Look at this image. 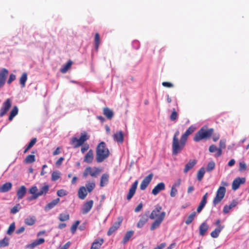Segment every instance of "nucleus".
Instances as JSON below:
<instances>
[{
	"instance_id": "nucleus-1",
	"label": "nucleus",
	"mask_w": 249,
	"mask_h": 249,
	"mask_svg": "<svg viewBox=\"0 0 249 249\" xmlns=\"http://www.w3.org/2000/svg\"><path fill=\"white\" fill-rule=\"evenodd\" d=\"M162 207L159 205L155 206V209L152 210L150 215L149 218L154 220V221L151 224L150 226V230L154 231L156 229L160 227L162 221H163L166 213L164 211H161Z\"/></svg>"
},
{
	"instance_id": "nucleus-2",
	"label": "nucleus",
	"mask_w": 249,
	"mask_h": 249,
	"mask_svg": "<svg viewBox=\"0 0 249 249\" xmlns=\"http://www.w3.org/2000/svg\"><path fill=\"white\" fill-rule=\"evenodd\" d=\"M110 155L108 148L107 147L106 143L104 142H100L96 148V160L100 163L107 159Z\"/></svg>"
},
{
	"instance_id": "nucleus-3",
	"label": "nucleus",
	"mask_w": 249,
	"mask_h": 249,
	"mask_svg": "<svg viewBox=\"0 0 249 249\" xmlns=\"http://www.w3.org/2000/svg\"><path fill=\"white\" fill-rule=\"evenodd\" d=\"M213 131V128L207 129L203 127L196 133L193 140L195 142H198L202 140L207 139L211 136Z\"/></svg>"
},
{
	"instance_id": "nucleus-4",
	"label": "nucleus",
	"mask_w": 249,
	"mask_h": 249,
	"mask_svg": "<svg viewBox=\"0 0 249 249\" xmlns=\"http://www.w3.org/2000/svg\"><path fill=\"white\" fill-rule=\"evenodd\" d=\"M89 139V136L87 133L84 132L81 134L79 139L76 137H72L71 140V144L73 146L74 148H77L80 146L83 145L86 141Z\"/></svg>"
},
{
	"instance_id": "nucleus-5",
	"label": "nucleus",
	"mask_w": 249,
	"mask_h": 249,
	"mask_svg": "<svg viewBox=\"0 0 249 249\" xmlns=\"http://www.w3.org/2000/svg\"><path fill=\"white\" fill-rule=\"evenodd\" d=\"M186 142L180 138V140H173L172 148V154L177 155L180 153L186 145Z\"/></svg>"
},
{
	"instance_id": "nucleus-6",
	"label": "nucleus",
	"mask_w": 249,
	"mask_h": 249,
	"mask_svg": "<svg viewBox=\"0 0 249 249\" xmlns=\"http://www.w3.org/2000/svg\"><path fill=\"white\" fill-rule=\"evenodd\" d=\"M226 192V188L224 186H220L218 188L216 196L213 199V204L214 206H216L220 203L224 197Z\"/></svg>"
},
{
	"instance_id": "nucleus-7",
	"label": "nucleus",
	"mask_w": 249,
	"mask_h": 249,
	"mask_svg": "<svg viewBox=\"0 0 249 249\" xmlns=\"http://www.w3.org/2000/svg\"><path fill=\"white\" fill-rule=\"evenodd\" d=\"M12 106V101L9 98H8L6 100L5 102H4L2 104V106L0 109V117H2L4 115H5Z\"/></svg>"
},
{
	"instance_id": "nucleus-8",
	"label": "nucleus",
	"mask_w": 249,
	"mask_h": 249,
	"mask_svg": "<svg viewBox=\"0 0 249 249\" xmlns=\"http://www.w3.org/2000/svg\"><path fill=\"white\" fill-rule=\"evenodd\" d=\"M95 169L93 170L90 166L86 167L83 174V177L86 178L89 175L96 177L99 174L100 171L96 168H95Z\"/></svg>"
},
{
	"instance_id": "nucleus-9",
	"label": "nucleus",
	"mask_w": 249,
	"mask_h": 249,
	"mask_svg": "<svg viewBox=\"0 0 249 249\" xmlns=\"http://www.w3.org/2000/svg\"><path fill=\"white\" fill-rule=\"evenodd\" d=\"M153 177V174L150 173L148 176L145 177L140 184V189L142 190H144L146 189L149 184L151 181Z\"/></svg>"
},
{
	"instance_id": "nucleus-10",
	"label": "nucleus",
	"mask_w": 249,
	"mask_h": 249,
	"mask_svg": "<svg viewBox=\"0 0 249 249\" xmlns=\"http://www.w3.org/2000/svg\"><path fill=\"white\" fill-rule=\"evenodd\" d=\"M123 218L119 217L118 221L115 222L113 225L109 229L107 234L108 236L111 235L114 232H115L120 226L121 223L122 222Z\"/></svg>"
},
{
	"instance_id": "nucleus-11",
	"label": "nucleus",
	"mask_w": 249,
	"mask_h": 249,
	"mask_svg": "<svg viewBox=\"0 0 249 249\" xmlns=\"http://www.w3.org/2000/svg\"><path fill=\"white\" fill-rule=\"evenodd\" d=\"M8 73V71L6 68H2L0 71V88L4 85Z\"/></svg>"
},
{
	"instance_id": "nucleus-12",
	"label": "nucleus",
	"mask_w": 249,
	"mask_h": 249,
	"mask_svg": "<svg viewBox=\"0 0 249 249\" xmlns=\"http://www.w3.org/2000/svg\"><path fill=\"white\" fill-rule=\"evenodd\" d=\"M246 181L245 178H240L239 177L234 179L232 183V189L236 190L238 189L241 184H244Z\"/></svg>"
},
{
	"instance_id": "nucleus-13",
	"label": "nucleus",
	"mask_w": 249,
	"mask_h": 249,
	"mask_svg": "<svg viewBox=\"0 0 249 249\" xmlns=\"http://www.w3.org/2000/svg\"><path fill=\"white\" fill-rule=\"evenodd\" d=\"M138 184V180H136L132 185L131 187L129 190V192L127 195L126 198L128 200H130L134 194H135L137 186Z\"/></svg>"
},
{
	"instance_id": "nucleus-14",
	"label": "nucleus",
	"mask_w": 249,
	"mask_h": 249,
	"mask_svg": "<svg viewBox=\"0 0 249 249\" xmlns=\"http://www.w3.org/2000/svg\"><path fill=\"white\" fill-rule=\"evenodd\" d=\"M93 205V201L92 200L86 202L83 205L82 209V213L83 214H86L89 213Z\"/></svg>"
},
{
	"instance_id": "nucleus-15",
	"label": "nucleus",
	"mask_w": 249,
	"mask_h": 249,
	"mask_svg": "<svg viewBox=\"0 0 249 249\" xmlns=\"http://www.w3.org/2000/svg\"><path fill=\"white\" fill-rule=\"evenodd\" d=\"M165 186L163 182L158 183L152 190V193L156 196L158 195L160 191L165 190Z\"/></svg>"
},
{
	"instance_id": "nucleus-16",
	"label": "nucleus",
	"mask_w": 249,
	"mask_h": 249,
	"mask_svg": "<svg viewBox=\"0 0 249 249\" xmlns=\"http://www.w3.org/2000/svg\"><path fill=\"white\" fill-rule=\"evenodd\" d=\"M195 129L196 127L195 126L193 125L190 126L185 132V133L182 135L180 138L185 141L187 142L188 136L192 134L195 131Z\"/></svg>"
},
{
	"instance_id": "nucleus-17",
	"label": "nucleus",
	"mask_w": 249,
	"mask_h": 249,
	"mask_svg": "<svg viewBox=\"0 0 249 249\" xmlns=\"http://www.w3.org/2000/svg\"><path fill=\"white\" fill-rule=\"evenodd\" d=\"M208 196V193H205V194L202 197V199L201 200V201L196 210L197 212L198 213H200L201 211L203 209V208L205 207V206L207 202Z\"/></svg>"
},
{
	"instance_id": "nucleus-18",
	"label": "nucleus",
	"mask_w": 249,
	"mask_h": 249,
	"mask_svg": "<svg viewBox=\"0 0 249 249\" xmlns=\"http://www.w3.org/2000/svg\"><path fill=\"white\" fill-rule=\"evenodd\" d=\"M197 160L195 159L190 160L189 162L185 165L183 170L184 173H187L189 170L192 169L196 164Z\"/></svg>"
},
{
	"instance_id": "nucleus-19",
	"label": "nucleus",
	"mask_w": 249,
	"mask_h": 249,
	"mask_svg": "<svg viewBox=\"0 0 249 249\" xmlns=\"http://www.w3.org/2000/svg\"><path fill=\"white\" fill-rule=\"evenodd\" d=\"M115 141L118 143H123L124 141V134L121 131L117 132L113 136Z\"/></svg>"
},
{
	"instance_id": "nucleus-20",
	"label": "nucleus",
	"mask_w": 249,
	"mask_h": 249,
	"mask_svg": "<svg viewBox=\"0 0 249 249\" xmlns=\"http://www.w3.org/2000/svg\"><path fill=\"white\" fill-rule=\"evenodd\" d=\"M104 240L103 238H98L92 243L90 249H100Z\"/></svg>"
},
{
	"instance_id": "nucleus-21",
	"label": "nucleus",
	"mask_w": 249,
	"mask_h": 249,
	"mask_svg": "<svg viewBox=\"0 0 249 249\" xmlns=\"http://www.w3.org/2000/svg\"><path fill=\"white\" fill-rule=\"evenodd\" d=\"M93 151L92 149H90L85 155L84 161L88 163H90L93 160Z\"/></svg>"
},
{
	"instance_id": "nucleus-22",
	"label": "nucleus",
	"mask_w": 249,
	"mask_h": 249,
	"mask_svg": "<svg viewBox=\"0 0 249 249\" xmlns=\"http://www.w3.org/2000/svg\"><path fill=\"white\" fill-rule=\"evenodd\" d=\"M26 193V188L25 186L22 185L18 190L17 192V195L18 199H22Z\"/></svg>"
},
{
	"instance_id": "nucleus-23",
	"label": "nucleus",
	"mask_w": 249,
	"mask_h": 249,
	"mask_svg": "<svg viewBox=\"0 0 249 249\" xmlns=\"http://www.w3.org/2000/svg\"><path fill=\"white\" fill-rule=\"evenodd\" d=\"M60 202V199L57 198L48 203L45 207V210L48 211L54 207Z\"/></svg>"
},
{
	"instance_id": "nucleus-24",
	"label": "nucleus",
	"mask_w": 249,
	"mask_h": 249,
	"mask_svg": "<svg viewBox=\"0 0 249 249\" xmlns=\"http://www.w3.org/2000/svg\"><path fill=\"white\" fill-rule=\"evenodd\" d=\"M104 115L109 120H111L114 116L113 112L107 107H104L103 110Z\"/></svg>"
},
{
	"instance_id": "nucleus-25",
	"label": "nucleus",
	"mask_w": 249,
	"mask_h": 249,
	"mask_svg": "<svg viewBox=\"0 0 249 249\" xmlns=\"http://www.w3.org/2000/svg\"><path fill=\"white\" fill-rule=\"evenodd\" d=\"M87 192L84 186L81 187L78 191V196L80 199H84L87 196Z\"/></svg>"
},
{
	"instance_id": "nucleus-26",
	"label": "nucleus",
	"mask_w": 249,
	"mask_h": 249,
	"mask_svg": "<svg viewBox=\"0 0 249 249\" xmlns=\"http://www.w3.org/2000/svg\"><path fill=\"white\" fill-rule=\"evenodd\" d=\"M148 216L147 214H144L142 215L137 223V227L139 228H142L143 225L148 221Z\"/></svg>"
},
{
	"instance_id": "nucleus-27",
	"label": "nucleus",
	"mask_w": 249,
	"mask_h": 249,
	"mask_svg": "<svg viewBox=\"0 0 249 249\" xmlns=\"http://www.w3.org/2000/svg\"><path fill=\"white\" fill-rule=\"evenodd\" d=\"M109 180V175L107 174H104L102 175L100 182V185L101 187H104L105 185H107L108 182Z\"/></svg>"
},
{
	"instance_id": "nucleus-28",
	"label": "nucleus",
	"mask_w": 249,
	"mask_h": 249,
	"mask_svg": "<svg viewBox=\"0 0 249 249\" xmlns=\"http://www.w3.org/2000/svg\"><path fill=\"white\" fill-rule=\"evenodd\" d=\"M12 187V184L11 182H6L0 187V192H7L11 189Z\"/></svg>"
},
{
	"instance_id": "nucleus-29",
	"label": "nucleus",
	"mask_w": 249,
	"mask_h": 249,
	"mask_svg": "<svg viewBox=\"0 0 249 249\" xmlns=\"http://www.w3.org/2000/svg\"><path fill=\"white\" fill-rule=\"evenodd\" d=\"M45 242V240L44 238H39L35 240L31 244L28 245V248H34L35 247L43 244Z\"/></svg>"
},
{
	"instance_id": "nucleus-30",
	"label": "nucleus",
	"mask_w": 249,
	"mask_h": 249,
	"mask_svg": "<svg viewBox=\"0 0 249 249\" xmlns=\"http://www.w3.org/2000/svg\"><path fill=\"white\" fill-rule=\"evenodd\" d=\"M208 226L206 222H203L199 227V234L203 236L208 229Z\"/></svg>"
},
{
	"instance_id": "nucleus-31",
	"label": "nucleus",
	"mask_w": 249,
	"mask_h": 249,
	"mask_svg": "<svg viewBox=\"0 0 249 249\" xmlns=\"http://www.w3.org/2000/svg\"><path fill=\"white\" fill-rule=\"evenodd\" d=\"M133 233L134 232L133 231H127L123 238L122 243L123 244H125L126 243H127L132 236Z\"/></svg>"
},
{
	"instance_id": "nucleus-32",
	"label": "nucleus",
	"mask_w": 249,
	"mask_h": 249,
	"mask_svg": "<svg viewBox=\"0 0 249 249\" xmlns=\"http://www.w3.org/2000/svg\"><path fill=\"white\" fill-rule=\"evenodd\" d=\"M18 109L17 106H14L10 111L8 119L11 121L13 118L18 114Z\"/></svg>"
},
{
	"instance_id": "nucleus-33",
	"label": "nucleus",
	"mask_w": 249,
	"mask_h": 249,
	"mask_svg": "<svg viewBox=\"0 0 249 249\" xmlns=\"http://www.w3.org/2000/svg\"><path fill=\"white\" fill-rule=\"evenodd\" d=\"M49 190V186L47 184L45 185L40 188V191L37 193V195L38 196L42 195H45L48 192Z\"/></svg>"
},
{
	"instance_id": "nucleus-34",
	"label": "nucleus",
	"mask_w": 249,
	"mask_h": 249,
	"mask_svg": "<svg viewBox=\"0 0 249 249\" xmlns=\"http://www.w3.org/2000/svg\"><path fill=\"white\" fill-rule=\"evenodd\" d=\"M36 222V217L34 216H29L25 219L24 222L25 224L28 226L33 225Z\"/></svg>"
},
{
	"instance_id": "nucleus-35",
	"label": "nucleus",
	"mask_w": 249,
	"mask_h": 249,
	"mask_svg": "<svg viewBox=\"0 0 249 249\" xmlns=\"http://www.w3.org/2000/svg\"><path fill=\"white\" fill-rule=\"evenodd\" d=\"M72 64V61L71 60H69L67 63L60 70V71L62 73H66L68 70L71 67Z\"/></svg>"
},
{
	"instance_id": "nucleus-36",
	"label": "nucleus",
	"mask_w": 249,
	"mask_h": 249,
	"mask_svg": "<svg viewBox=\"0 0 249 249\" xmlns=\"http://www.w3.org/2000/svg\"><path fill=\"white\" fill-rule=\"evenodd\" d=\"M223 229V227H220V228H215L211 233V236L213 238H217Z\"/></svg>"
},
{
	"instance_id": "nucleus-37",
	"label": "nucleus",
	"mask_w": 249,
	"mask_h": 249,
	"mask_svg": "<svg viewBox=\"0 0 249 249\" xmlns=\"http://www.w3.org/2000/svg\"><path fill=\"white\" fill-rule=\"evenodd\" d=\"M27 80V74L26 72H24L21 76L19 79V83L22 88H24L25 86V83Z\"/></svg>"
},
{
	"instance_id": "nucleus-38",
	"label": "nucleus",
	"mask_w": 249,
	"mask_h": 249,
	"mask_svg": "<svg viewBox=\"0 0 249 249\" xmlns=\"http://www.w3.org/2000/svg\"><path fill=\"white\" fill-rule=\"evenodd\" d=\"M205 169L204 167H201L199 171H198L197 173V178L198 180L201 181L205 174Z\"/></svg>"
},
{
	"instance_id": "nucleus-39",
	"label": "nucleus",
	"mask_w": 249,
	"mask_h": 249,
	"mask_svg": "<svg viewBox=\"0 0 249 249\" xmlns=\"http://www.w3.org/2000/svg\"><path fill=\"white\" fill-rule=\"evenodd\" d=\"M35 161V156L33 154L28 155L25 159L24 161L26 163H33Z\"/></svg>"
},
{
	"instance_id": "nucleus-40",
	"label": "nucleus",
	"mask_w": 249,
	"mask_h": 249,
	"mask_svg": "<svg viewBox=\"0 0 249 249\" xmlns=\"http://www.w3.org/2000/svg\"><path fill=\"white\" fill-rule=\"evenodd\" d=\"M95 48L96 50L98 49L100 43V37L99 34L97 33L94 37Z\"/></svg>"
},
{
	"instance_id": "nucleus-41",
	"label": "nucleus",
	"mask_w": 249,
	"mask_h": 249,
	"mask_svg": "<svg viewBox=\"0 0 249 249\" xmlns=\"http://www.w3.org/2000/svg\"><path fill=\"white\" fill-rule=\"evenodd\" d=\"M196 215V213L195 212H193L191 213L187 217L186 220L185 221V223L187 225H189L191 224L192 221L194 220L195 216Z\"/></svg>"
},
{
	"instance_id": "nucleus-42",
	"label": "nucleus",
	"mask_w": 249,
	"mask_h": 249,
	"mask_svg": "<svg viewBox=\"0 0 249 249\" xmlns=\"http://www.w3.org/2000/svg\"><path fill=\"white\" fill-rule=\"evenodd\" d=\"M58 219L60 221H66L70 219V215L67 213H61L59 214Z\"/></svg>"
},
{
	"instance_id": "nucleus-43",
	"label": "nucleus",
	"mask_w": 249,
	"mask_h": 249,
	"mask_svg": "<svg viewBox=\"0 0 249 249\" xmlns=\"http://www.w3.org/2000/svg\"><path fill=\"white\" fill-rule=\"evenodd\" d=\"M178 116V114L175 108H173L171 114L170 116V119L172 121H176Z\"/></svg>"
},
{
	"instance_id": "nucleus-44",
	"label": "nucleus",
	"mask_w": 249,
	"mask_h": 249,
	"mask_svg": "<svg viewBox=\"0 0 249 249\" xmlns=\"http://www.w3.org/2000/svg\"><path fill=\"white\" fill-rule=\"evenodd\" d=\"M61 173L59 171H53L52 174V180L56 181L60 178Z\"/></svg>"
},
{
	"instance_id": "nucleus-45",
	"label": "nucleus",
	"mask_w": 249,
	"mask_h": 249,
	"mask_svg": "<svg viewBox=\"0 0 249 249\" xmlns=\"http://www.w3.org/2000/svg\"><path fill=\"white\" fill-rule=\"evenodd\" d=\"M9 245V239L5 237L3 239L0 240V248H3Z\"/></svg>"
},
{
	"instance_id": "nucleus-46",
	"label": "nucleus",
	"mask_w": 249,
	"mask_h": 249,
	"mask_svg": "<svg viewBox=\"0 0 249 249\" xmlns=\"http://www.w3.org/2000/svg\"><path fill=\"white\" fill-rule=\"evenodd\" d=\"M15 230V224L14 222L11 223L7 231V233L9 235H11Z\"/></svg>"
},
{
	"instance_id": "nucleus-47",
	"label": "nucleus",
	"mask_w": 249,
	"mask_h": 249,
	"mask_svg": "<svg viewBox=\"0 0 249 249\" xmlns=\"http://www.w3.org/2000/svg\"><path fill=\"white\" fill-rule=\"evenodd\" d=\"M86 186L87 188L88 191L89 192H91L95 187V183L94 182H88Z\"/></svg>"
},
{
	"instance_id": "nucleus-48",
	"label": "nucleus",
	"mask_w": 249,
	"mask_h": 249,
	"mask_svg": "<svg viewBox=\"0 0 249 249\" xmlns=\"http://www.w3.org/2000/svg\"><path fill=\"white\" fill-rule=\"evenodd\" d=\"M80 223V221L77 220L75 222V223L71 226V231L72 233H74L76 231V230L77 229V228L78 226V225Z\"/></svg>"
},
{
	"instance_id": "nucleus-49",
	"label": "nucleus",
	"mask_w": 249,
	"mask_h": 249,
	"mask_svg": "<svg viewBox=\"0 0 249 249\" xmlns=\"http://www.w3.org/2000/svg\"><path fill=\"white\" fill-rule=\"evenodd\" d=\"M215 167V163L213 161L209 162L207 166V171L208 172L213 170Z\"/></svg>"
},
{
	"instance_id": "nucleus-50",
	"label": "nucleus",
	"mask_w": 249,
	"mask_h": 249,
	"mask_svg": "<svg viewBox=\"0 0 249 249\" xmlns=\"http://www.w3.org/2000/svg\"><path fill=\"white\" fill-rule=\"evenodd\" d=\"M38 189L36 186H34L32 187L29 190V193L33 195L37 194Z\"/></svg>"
},
{
	"instance_id": "nucleus-51",
	"label": "nucleus",
	"mask_w": 249,
	"mask_h": 249,
	"mask_svg": "<svg viewBox=\"0 0 249 249\" xmlns=\"http://www.w3.org/2000/svg\"><path fill=\"white\" fill-rule=\"evenodd\" d=\"M57 195L60 197L65 196L67 195V192L64 189H60L57 191Z\"/></svg>"
},
{
	"instance_id": "nucleus-52",
	"label": "nucleus",
	"mask_w": 249,
	"mask_h": 249,
	"mask_svg": "<svg viewBox=\"0 0 249 249\" xmlns=\"http://www.w3.org/2000/svg\"><path fill=\"white\" fill-rule=\"evenodd\" d=\"M16 78V76L15 74H14L13 73L10 74L9 77L7 81V84H10L12 82H13L14 80H15Z\"/></svg>"
},
{
	"instance_id": "nucleus-53",
	"label": "nucleus",
	"mask_w": 249,
	"mask_h": 249,
	"mask_svg": "<svg viewBox=\"0 0 249 249\" xmlns=\"http://www.w3.org/2000/svg\"><path fill=\"white\" fill-rule=\"evenodd\" d=\"M177 192L178 190L177 188L172 186L170 191V196L171 197H175L177 195Z\"/></svg>"
},
{
	"instance_id": "nucleus-54",
	"label": "nucleus",
	"mask_w": 249,
	"mask_h": 249,
	"mask_svg": "<svg viewBox=\"0 0 249 249\" xmlns=\"http://www.w3.org/2000/svg\"><path fill=\"white\" fill-rule=\"evenodd\" d=\"M247 168L246 164L245 162H240L239 163V170L240 171H245Z\"/></svg>"
},
{
	"instance_id": "nucleus-55",
	"label": "nucleus",
	"mask_w": 249,
	"mask_h": 249,
	"mask_svg": "<svg viewBox=\"0 0 249 249\" xmlns=\"http://www.w3.org/2000/svg\"><path fill=\"white\" fill-rule=\"evenodd\" d=\"M89 145L88 143L85 144L81 148V151L82 153H84L89 149Z\"/></svg>"
},
{
	"instance_id": "nucleus-56",
	"label": "nucleus",
	"mask_w": 249,
	"mask_h": 249,
	"mask_svg": "<svg viewBox=\"0 0 249 249\" xmlns=\"http://www.w3.org/2000/svg\"><path fill=\"white\" fill-rule=\"evenodd\" d=\"M19 206V204H18L17 206L13 207L11 210V213H12L15 214L18 213L19 211L18 207Z\"/></svg>"
},
{
	"instance_id": "nucleus-57",
	"label": "nucleus",
	"mask_w": 249,
	"mask_h": 249,
	"mask_svg": "<svg viewBox=\"0 0 249 249\" xmlns=\"http://www.w3.org/2000/svg\"><path fill=\"white\" fill-rule=\"evenodd\" d=\"M36 139L34 138L30 142L28 143L27 146L29 147L30 148H31L36 143Z\"/></svg>"
},
{
	"instance_id": "nucleus-58",
	"label": "nucleus",
	"mask_w": 249,
	"mask_h": 249,
	"mask_svg": "<svg viewBox=\"0 0 249 249\" xmlns=\"http://www.w3.org/2000/svg\"><path fill=\"white\" fill-rule=\"evenodd\" d=\"M226 147V141L225 140H220L219 142V148L221 150L223 148H225Z\"/></svg>"
},
{
	"instance_id": "nucleus-59",
	"label": "nucleus",
	"mask_w": 249,
	"mask_h": 249,
	"mask_svg": "<svg viewBox=\"0 0 249 249\" xmlns=\"http://www.w3.org/2000/svg\"><path fill=\"white\" fill-rule=\"evenodd\" d=\"M162 85L163 87L167 88H172L173 87V85L171 83L168 82H163L162 83Z\"/></svg>"
},
{
	"instance_id": "nucleus-60",
	"label": "nucleus",
	"mask_w": 249,
	"mask_h": 249,
	"mask_svg": "<svg viewBox=\"0 0 249 249\" xmlns=\"http://www.w3.org/2000/svg\"><path fill=\"white\" fill-rule=\"evenodd\" d=\"M217 149V147L214 145V144H213V145H211L210 147H209V150L210 152L211 153H213V152H214L216 151V150Z\"/></svg>"
},
{
	"instance_id": "nucleus-61",
	"label": "nucleus",
	"mask_w": 249,
	"mask_h": 249,
	"mask_svg": "<svg viewBox=\"0 0 249 249\" xmlns=\"http://www.w3.org/2000/svg\"><path fill=\"white\" fill-rule=\"evenodd\" d=\"M64 160V158L63 157H60L55 162V164L56 166H60L61 165L63 161Z\"/></svg>"
},
{
	"instance_id": "nucleus-62",
	"label": "nucleus",
	"mask_w": 249,
	"mask_h": 249,
	"mask_svg": "<svg viewBox=\"0 0 249 249\" xmlns=\"http://www.w3.org/2000/svg\"><path fill=\"white\" fill-rule=\"evenodd\" d=\"M142 203H140L137 206V207L135 209V212H140L142 208Z\"/></svg>"
},
{
	"instance_id": "nucleus-63",
	"label": "nucleus",
	"mask_w": 249,
	"mask_h": 249,
	"mask_svg": "<svg viewBox=\"0 0 249 249\" xmlns=\"http://www.w3.org/2000/svg\"><path fill=\"white\" fill-rule=\"evenodd\" d=\"M166 244L165 243H162L160 244V245L158 246L154 249H163L165 247Z\"/></svg>"
},
{
	"instance_id": "nucleus-64",
	"label": "nucleus",
	"mask_w": 249,
	"mask_h": 249,
	"mask_svg": "<svg viewBox=\"0 0 249 249\" xmlns=\"http://www.w3.org/2000/svg\"><path fill=\"white\" fill-rule=\"evenodd\" d=\"M71 243L70 241L67 242L64 245H63L62 247L60 248V249H68L70 246Z\"/></svg>"
}]
</instances>
